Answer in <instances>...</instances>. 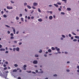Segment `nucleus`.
Returning a JSON list of instances; mask_svg holds the SVG:
<instances>
[{
  "label": "nucleus",
  "instance_id": "c03bdc74",
  "mask_svg": "<svg viewBox=\"0 0 79 79\" xmlns=\"http://www.w3.org/2000/svg\"><path fill=\"white\" fill-rule=\"evenodd\" d=\"M34 10H32V11L31 12V13L32 14L33 13V12H34Z\"/></svg>",
  "mask_w": 79,
  "mask_h": 79
},
{
  "label": "nucleus",
  "instance_id": "bf43d9fd",
  "mask_svg": "<svg viewBox=\"0 0 79 79\" xmlns=\"http://www.w3.org/2000/svg\"><path fill=\"white\" fill-rule=\"evenodd\" d=\"M10 2H11V3H14V2L12 1H11Z\"/></svg>",
  "mask_w": 79,
  "mask_h": 79
},
{
  "label": "nucleus",
  "instance_id": "5fc2aeb1",
  "mask_svg": "<svg viewBox=\"0 0 79 79\" xmlns=\"http://www.w3.org/2000/svg\"><path fill=\"white\" fill-rule=\"evenodd\" d=\"M49 6H50V7H52V5H49Z\"/></svg>",
  "mask_w": 79,
  "mask_h": 79
},
{
  "label": "nucleus",
  "instance_id": "dca6fc26",
  "mask_svg": "<svg viewBox=\"0 0 79 79\" xmlns=\"http://www.w3.org/2000/svg\"><path fill=\"white\" fill-rule=\"evenodd\" d=\"M52 50H55V48H54L53 47H52Z\"/></svg>",
  "mask_w": 79,
  "mask_h": 79
},
{
  "label": "nucleus",
  "instance_id": "473e14b6",
  "mask_svg": "<svg viewBox=\"0 0 79 79\" xmlns=\"http://www.w3.org/2000/svg\"><path fill=\"white\" fill-rule=\"evenodd\" d=\"M10 35L11 36H13V35H13V33H10Z\"/></svg>",
  "mask_w": 79,
  "mask_h": 79
},
{
  "label": "nucleus",
  "instance_id": "13d9d810",
  "mask_svg": "<svg viewBox=\"0 0 79 79\" xmlns=\"http://www.w3.org/2000/svg\"><path fill=\"white\" fill-rule=\"evenodd\" d=\"M32 8L33 9H35V7H34L33 6H32Z\"/></svg>",
  "mask_w": 79,
  "mask_h": 79
},
{
  "label": "nucleus",
  "instance_id": "4c0bfd02",
  "mask_svg": "<svg viewBox=\"0 0 79 79\" xmlns=\"http://www.w3.org/2000/svg\"><path fill=\"white\" fill-rule=\"evenodd\" d=\"M60 48H58L57 49V52H58L59 51H60Z\"/></svg>",
  "mask_w": 79,
  "mask_h": 79
},
{
  "label": "nucleus",
  "instance_id": "20e7f679",
  "mask_svg": "<svg viewBox=\"0 0 79 79\" xmlns=\"http://www.w3.org/2000/svg\"><path fill=\"white\" fill-rule=\"evenodd\" d=\"M37 5H38V4H37V3L36 2H34L33 3V5L35 6H37Z\"/></svg>",
  "mask_w": 79,
  "mask_h": 79
},
{
  "label": "nucleus",
  "instance_id": "680f3d73",
  "mask_svg": "<svg viewBox=\"0 0 79 79\" xmlns=\"http://www.w3.org/2000/svg\"><path fill=\"white\" fill-rule=\"evenodd\" d=\"M19 45H21L22 44V43H19Z\"/></svg>",
  "mask_w": 79,
  "mask_h": 79
},
{
  "label": "nucleus",
  "instance_id": "39448f33",
  "mask_svg": "<svg viewBox=\"0 0 79 79\" xmlns=\"http://www.w3.org/2000/svg\"><path fill=\"white\" fill-rule=\"evenodd\" d=\"M52 18H53V17L52 16H50L49 17V19H50V20H52Z\"/></svg>",
  "mask_w": 79,
  "mask_h": 79
},
{
  "label": "nucleus",
  "instance_id": "3c124183",
  "mask_svg": "<svg viewBox=\"0 0 79 79\" xmlns=\"http://www.w3.org/2000/svg\"><path fill=\"white\" fill-rule=\"evenodd\" d=\"M5 63L6 64H8V63L7 61Z\"/></svg>",
  "mask_w": 79,
  "mask_h": 79
},
{
  "label": "nucleus",
  "instance_id": "8fccbe9b",
  "mask_svg": "<svg viewBox=\"0 0 79 79\" xmlns=\"http://www.w3.org/2000/svg\"><path fill=\"white\" fill-rule=\"evenodd\" d=\"M14 43L16 44V43H17V41H14Z\"/></svg>",
  "mask_w": 79,
  "mask_h": 79
},
{
  "label": "nucleus",
  "instance_id": "864d4df0",
  "mask_svg": "<svg viewBox=\"0 0 79 79\" xmlns=\"http://www.w3.org/2000/svg\"><path fill=\"white\" fill-rule=\"evenodd\" d=\"M73 39H74V37H71V39L72 40H73Z\"/></svg>",
  "mask_w": 79,
  "mask_h": 79
},
{
  "label": "nucleus",
  "instance_id": "a211bd4d",
  "mask_svg": "<svg viewBox=\"0 0 79 79\" xmlns=\"http://www.w3.org/2000/svg\"><path fill=\"white\" fill-rule=\"evenodd\" d=\"M38 11L40 13L41 12V10H40V8L38 9Z\"/></svg>",
  "mask_w": 79,
  "mask_h": 79
},
{
  "label": "nucleus",
  "instance_id": "f704fd0d",
  "mask_svg": "<svg viewBox=\"0 0 79 79\" xmlns=\"http://www.w3.org/2000/svg\"><path fill=\"white\" fill-rule=\"evenodd\" d=\"M19 16H20V17H22L23 16V15H22V14H20L19 15Z\"/></svg>",
  "mask_w": 79,
  "mask_h": 79
},
{
  "label": "nucleus",
  "instance_id": "e433bc0d",
  "mask_svg": "<svg viewBox=\"0 0 79 79\" xmlns=\"http://www.w3.org/2000/svg\"><path fill=\"white\" fill-rule=\"evenodd\" d=\"M24 6H26V5H27V3H25L24 4Z\"/></svg>",
  "mask_w": 79,
  "mask_h": 79
},
{
  "label": "nucleus",
  "instance_id": "4468645a",
  "mask_svg": "<svg viewBox=\"0 0 79 79\" xmlns=\"http://www.w3.org/2000/svg\"><path fill=\"white\" fill-rule=\"evenodd\" d=\"M14 66H15V67H18V64H15Z\"/></svg>",
  "mask_w": 79,
  "mask_h": 79
},
{
  "label": "nucleus",
  "instance_id": "7ed1b4c3",
  "mask_svg": "<svg viewBox=\"0 0 79 79\" xmlns=\"http://www.w3.org/2000/svg\"><path fill=\"white\" fill-rule=\"evenodd\" d=\"M37 61L34 60L33 62V64H37Z\"/></svg>",
  "mask_w": 79,
  "mask_h": 79
},
{
  "label": "nucleus",
  "instance_id": "338daca9",
  "mask_svg": "<svg viewBox=\"0 0 79 79\" xmlns=\"http://www.w3.org/2000/svg\"><path fill=\"white\" fill-rule=\"evenodd\" d=\"M35 72H36V73H38V70H35Z\"/></svg>",
  "mask_w": 79,
  "mask_h": 79
},
{
  "label": "nucleus",
  "instance_id": "f8f14e48",
  "mask_svg": "<svg viewBox=\"0 0 79 79\" xmlns=\"http://www.w3.org/2000/svg\"><path fill=\"white\" fill-rule=\"evenodd\" d=\"M13 72H17V70L15 69L13 71Z\"/></svg>",
  "mask_w": 79,
  "mask_h": 79
},
{
  "label": "nucleus",
  "instance_id": "4be33fe9",
  "mask_svg": "<svg viewBox=\"0 0 79 79\" xmlns=\"http://www.w3.org/2000/svg\"><path fill=\"white\" fill-rule=\"evenodd\" d=\"M72 34H73V35H76V34L74 33V32H72Z\"/></svg>",
  "mask_w": 79,
  "mask_h": 79
},
{
  "label": "nucleus",
  "instance_id": "0e129e2a",
  "mask_svg": "<svg viewBox=\"0 0 79 79\" xmlns=\"http://www.w3.org/2000/svg\"><path fill=\"white\" fill-rule=\"evenodd\" d=\"M3 66H4V67H6V66L5 64H4Z\"/></svg>",
  "mask_w": 79,
  "mask_h": 79
},
{
  "label": "nucleus",
  "instance_id": "09e8293b",
  "mask_svg": "<svg viewBox=\"0 0 79 79\" xmlns=\"http://www.w3.org/2000/svg\"><path fill=\"white\" fill-rule=\"evenodd\" d=\"M66 71H67V72H69L70 70L69 69H67Z\"/></svg>",
  "mask_w": 79,
  "mask_h": 79
},
{
  "label": "nucleus",
  "instance_id": "ea45409f",
  "mask_svg": "<svg viewBox=\"0 0 79 79\" xmlns=\"http://www.w3.org/2000/svg\"><path fill=\"white\" fill-rule=\"evenodd\" d=\"M32 74H36V73L34 72H32Z\"/></svg>",
  "mask_w": 79,
  "mask_h": 79
},
{
  "label": "nucleus",
  "instance_id": "72a5a7b5",
  "mask_svg": "<svg viewBox=\"0 0 79 79\" xmlns=\"http://www.w3.org/2000/svg\"><path fill=\"white\" fill-rule=\"evenodd\" d=\"M21 19L22 20V21H24V19H23V18H21Z\"/></svg>",
  "mask_w": 79,
  "mask_h": 79
},
{
  "label": "nucleus",
  "instance_id": "58836bf2",
  "mask_svg": "<svg viewBox=\"0 0 79 79\" xmlns=\"http://www.w3.org/2000/svg\"><path fill=\"white\" fill-rule=\"evenodd\" d=\"M6 69H7V67H5L4 68V70H6Z\"/></svg>",
  "mask_w": 79,
  "mask_h": 79
},
{
  "label": "nucleus",
  "instance_id": "37998d69",
  "mask_svg": "<svg viewBox=\"0 0 79 79\" xmlns=\"http://www.w3.org/2000/svg\"><path fill=\"white\" fill-rule=\"evenodd\" d=\"M6 77H5V78L6 79H8V78H6V77H7V76L8 74H6Z\"/></svg>",
  "mask_w": 79,
  "mask_h": 79
},
{
  "label": "nucleus",
  "instance_id": "e2e57ef3",
  "mask_svg": "<svg viewBox=\"0 0 79 79\" xmlns=\"http://www.w3.org/2000/svg\"><path fill=\"white\" fill-rule=\"evenodd\" d=\"M77 69H79V66H77Z\"/></svg>",
  "mask_w": 79,
  "mask_h": 79
},
{
  "label": "nucleus",
  "instance_id": "603ef678",
  "mask_svg": "<svg viewBox=\"0 0 79 79\" xmlns=\"http://www.w3.org/2000/svg\"><path fill=\"white\" fill-rule=\"evenodd\" d=\"M69 37H71V34H69Z\"/></svg>",
  "mask_w": 79,
  "mask_h": 79
},
{
  "label": "nucleus",
  "instance_id": "a878e982",
  "mask_svg": "<svg viewBox=\"0 0 79 79\" xmlns=\"http://www.w3.org/2000/svg\"><path fill=\"white\" fill-rule=\"evenodd\" d=\"M31 19H34V16H32L31 17Z\"/></svg>",
  "mask_w": 79,
  "mask_h": 79
},
{
  "label": "nucleus",
  "instance_id": "9d476101",
  "mask_svg": "<svg viewBox=\"0 0 79 79\" xmlns=\"http://www.w3.org/2000/svg\"><path fill=\"white\" fill-rule=\"evenodd\" d=\"M0 51H5V49L1 48L0 49Z\"/></svg>",
  "mask_w": 79,
  "mask_h": 79
},
{
  "label": "nucleus",
  "instance_id": "7c9ffc66",
  "mask_svg": "<svg viewBox=\"0 0 79 79\" xmlns=\"http://www.w3.org/2000/svg\"><path fill=\"white\" fill-rule=\"evenodd\" d=\"M62 36L63 37H64V38H65V36L64 35H62Z\"/></svg>",
  "mask_w": 79,
  "mask_h": 79
},
{
  "label": "nucleus",
  "instance_id": "79ce46f5",
  "mask_svg": "<svg viewBox=\"0 0 79 79\" xmlns=\"http://www.w3.org/2000/svg\"><path fill=\"white\" fill-rule=\"evenodd\" d=\"M13 51H14V52H15V50H16V48H13Z\"/></svg>",
  "mask_w": 79,
  "mask_h": 79
},
{
  "label": "nucleus",
  "instance_id": "0eeeda50",
  "mask_svg": "<svg viewBox=\"0 0 79 79\" xmlns=\"http://www.w3.org/2000/svg\"><path fill=\"white\" fill-rule=\"evenodd\" d=\"M75 38L76 39H79V36H75Z\"/></svg>",
  "mask_w": 79,
  "mask_h": 79
},
{
  "label": "nucleus",
  "instance_id": "9b49d317",
  "mask_svg": "<svg viewBox=\"0 0 79 79\" xmlns=\"http://www.w3.org/2000/svg\"><path fill=\"white\" fill-rule=\"evenodd\" d=\"M27 7L29 8V9H31V6H29L27 5Z\"/></svg>",
  "mask_w": 79,
  "mask_h": 79
},
{
  "label": "nucleus",
  "instance_id": "aec40b11",
  "mask_svg": "<svg viewBox=\"0 0 79 79\" xmlns=\"http://www.w3.org/2000/svg\"><path fill=\"white\" fill-rule=\"evenodd\" d=\"M27 73H31V71H27Z\"/></svg>",
  "mask_w": 79,
  "mask_h": 79
},
{
  "label": "nucleus",
  "instance_id": "bb28decb",
  "mask_svg": "<svg viewBox=\"0 0 79 79\" xmlns=\"http://www.w3.org/2000/svg\"><path fill=\"white\" fill-rule=\"evenodd\" d=\"M60 14H61V15H64V13L61 12L60 13Z\"/></svg>",
  "mask_w": 79,
  "mask_h": 79
},
{
  "label": "nucleus",
  "instance_id": "f03ea898",
  "mask_svg": "<svg viewBox=\"0 0 79 79\" xmlns=\"http://www.w3.org/2000/svg\"><path fill=\"white\" fill-rule=\"evenodd\" d=\"M12 29H13V31H14V34H16V33L15 32H16V30H15V29L14 28H13V27H12Z\"/></svg>",
  "mask_w": 79,
  "mask_h": 79
},
{
  "label": "nucleus",
  "instance_id": "c85d7f7f",
  "mask_svg": "<svg viewBox=\"0 0 79 79\" xmlns=\"http://www.w3.org/2000/svg\"><path fill=\"white\" fill-rule=\"evenodd\" d=\"M3 16L4 18H6V15H3Z\"/></svg>",
  "mask_w": 79,
  "mask_h": 79
},
{
  "label": "nucleus",
  "instance_id": "f257e3e1",
  "mask_svg": "<svg viewBox=\"0 0 79 79\" xmlns=\"http://www.w3.org/2000/svg\"><path fill=\"white\" fill-rule=\"evenodd\" d=\"M7 9H8V10H11V9H13V7H10L9 6H7Z\"/></svg>",
  "mask_w": 79,
  "mask_h": 79
},
{
  "label": "nucleus",
  "instance_id": "774afa93",
  "mask_svg": "<svg viewBox=\"0 0 79 79\" xmlns=\"http://www.w3.org/2000/svg\"><path fill=\"white\" fill-rule=\"evenodd\" d=\"M21 79V77H18V79Z\"/></svg>",
  "mask_w": 79,
  "mask_h": 79
},
{
  "label": "nucleus",
  "instance_id": "2f4dec72",
  "mask_svg": "<svg viewBox=\"0 0 79 79\" xmlns=\"http://www.w3.org/2000/svg\"><path fill=\"white\" fill-rule=\"evenodd\" d=\"M44 73V72L42 71L41 72H38V73Z\"/></svg>",
  "mask_w": 79,
  "mask_h": 79
},
{
  "label": "nucleus",
  "instance_id": "1a4fd4ad",
  "mask_svg": "<svg viewBox=\"0 0 79 79\" xmlns=\"http://www.w3.org/2000/svg\"><path fill=\"white\" fill-rule=\"evenodd\" d=\"M54 6H56V7H58V5H57L56 4H54Z\"/></svg>",
  "mask_w": 79,
  "mask_h": 79
},
{
  "label": "nucleus",
  "instance_id": "a18cd8bd",
  "mask_svg": "<svg viewBox=\"0 0 79 79\" xmlns=\"http://www.w3.org/2000/svg\"><path fill=\"white\" fill-rule=\"evenodd\" d=\"M31 19V18L30 17H29V16L28 17V19Z\"/></svg>",
  "mask_w": 79,
  "mask_h": 79
},
{
  "label": "nucleus",
  "instance_id": "f3484780",
  "mask_svg": "<svg viewBox=\"0 0 79 79\" xmlns=\"http://www.w3.org/2000/svg\"><path fill=\"white\" fill-rule=\"evenodd\" d=\"M67 10H68V11H70L71 9V8H67Z\"/></svg>",
  "mask_w": 79,
  "mask_h": 79
},
{
  "label": "nucleus",
  "instance_id": "423d86ee",
  "mask_svg": "<svg viewBox=\"0 0 79 79\" xmlns=\"http://www.w3.org/2000/svg\"><path fill=\"white\" fill-rule=\"evenodd\" d=\"M38 21L40 22H42V19H38Z\"/></svg>",
  "mask_w": 79,
  "mask_h": 79
},
{
  "label": "nucleus",
  "instance_id": "412c9836",
  "mask_svg": "<svg viewBox=\"0 0 79 79\" xmlns=\"http://www.w3.org/2000/svg\"><path fill=\"white\" fill-rule=\"evenodd\" d=\"M27 67V65H24L23 66V68H26Z\"/></svg>",
  "mask_w": 79,
  "mask_h": 79
},
{
  "label": "nucleus",
  "instance_id": "a19ab883",
  "mask_svg": "<svg viewBox=\"0 0 79 79\" xmlns=\"http://www.w3.org/2000/svg\"><path fill=\"white\" fill-rule=\"evenodd\" d=\"M53 76H55V77H56V76H57V75L56 74H55V75H54Z\"/></svg>",
  "mask_w": 79,
  "mask_h": 79
},
{
  "label": "nucleus",
  "instance_id": "b1692460",
  "mask_svg": "<svg viewBox=\"0 0 79 79\" xmlns=\"http://www.w3.org/2000/svg\"><path fill=\"white\" fill-rule=\"evenodd\" d=\"M16 19H17V20H18V19H19V17H16Z\"/></svg>",
  "mask_w": 79,
  "mask_h": 79
},
{
  "label": "nucleus",
  "instance_id": "ddd939ff",
  "mask_svg": "<svg viewBox=\"0 0 79 79\" xmlns=\"http://www.w3.org/2000/svg\"><path fill=\"white\" fill-rule=\"evenodd\" d=\"M48 52L49 53H51L52 52V50L50 49H48Z\"/></svg>",
  "mask_w": 79,
  "mask_h": 79
},
{
  "label": "nucleus",
  "instance_id": "cd10ccee",
  "mask_svg": "<svg viewBox=\"0 0 79 79\" xmlns=\"http://www.w3.org/2000/svg\"><path fill=\"white\" fill-rule=\"evenodd\" d=\"M39 52L40 53H42V50H40Z\"/></svg>",
  "mask_w": 79,
  "mask_h": 79
},
{
  "label": "nucleus",
  "instance_id": "c756f323",
  "mask_svg": "<svg viewBox=\"0 0 79 79\" xmlns=\"http://www.w3.org/2000/svg\"><path fill=\"white\" fill-rule=\"evenodd\" d=\"M35 57H39V55H35Z\"/></svg>",
  "mask_w": 79,
  "mask_h": 79
},
{
  "label": "nucleus",
  "instance_id": "6ab92c4d",
  "mask_svg": "<svg viewBox=\"0 0 79 79\" xmlns=\"http://www.w3.org/2000/svg\"><path fill=\"white\" fill-rule=\"evenodd\" d=\"M73 40L74 42H76V41H77V39H73Z\"/></svg>",
  "mask_w": 79,
  "mask_h": 79
},
{
  "label": "nucleus",
  "instance_id": "69168bd1",
  "mask_svg": "<svg viewBox=\"0 0 79 79\" xmlns=\"http://www.w3.org/2000/svg\"><path fill=\"white\" fill-rule=\"evenodd\" d=\"M4 13V12H3V11H1V13L2 14H3V13Z\"/></svg>",
  "mask_w": 79,
  "mask_h": 79
},
{
  "label": "nucleus",
  "instance_id": "c9c22d12",
  "mask_svg": "<svg viewBox=\"0 0 79 79\" xmlns=\"http://www.w3.org/2000/svg\"><path fill=\"white\" fill-rule=\"evenodd\" d=\"M62 1H63L64 2H65V3H66V2L67 1V0H62Z\"/></svg>",
  "mask_w": 79,
  "mask_h": 79
},
{
  "label": "nucleus",
  "instance_id": "49530a36",
  "mask_svg": "<svg viewBox=\"0 0 79 79\" xmlns=\"http://www.w3.org/2000/svg\"><path fill=\"white\" fill-rule=\"evenodd\" d=\"M58 10H59V11H61V9L60 8H59L58 9Z\"/></svg>",
  "mask_w": 79,
  "mask_h": 79
},
{
  "label": "nucleus",
  "instance_id": "052dcab7",
  "mask_svg": "<svg viewBox=\"0 0 79 79\" xmlns=\"http://www.w3.org/2000/svg\"><path fill=\"white\" fill-rule=\"evenodd\" d=\"M25 11H26V12L27 11V9H25Z\"/></svg>",
  "mask_w": 79,
  "mask_h": 79
},
{
  "label": "nucleus",
  "instance_id": "393cba45",
  "mask_svg": "<svg viewBox=\"0 0 79 79\" xmlns=\"http://www.w3.org/2000/svg\"><path fill=\"white\" fill-rule=\"evenodd\" d=\"M14 39V37H13V36H11L10 37V39Z\"/></svg>",
  "mask_w": 79,
  "mask_h": 79
},
{
  "label": "nucleus",
  "instance_id": "2eb2a0df",
  "mask_svg": "<svg viewBox=\"0 0 79 79\" xmlns=\"http://www.w3.org/2000/svg\"><path fill=\"white\" fill-rule=\"evenodd\" d=\"M57 4L59 5H61V3L60 2H57Z\"/></svg>",
  "mask_w": 79,
  "mask_h": 79
},
{
  "label": "nucleus",
  "instance_id": "5701e85b",
  "mask_svg": "<svg viewBox=\"0 0 79 79\" xmlns=\"http://www.w3.org/2000/svg\"><path fill=\"white\" fill-rule=\"evenodd\" d=\"M5 26H6V27H10V26L6 25H5Z\"/></svg>",
  "mask_w": 79,
  "mask_h": 79
},
{
  "label": "nucleus",
  "instance_id": "6e6552de",
  "mask_svg": "<svg viewBox=\"0 0 79 79\" xmlns=\"http://www.w3.org/2000/svg\"><path fill=\"white\" fill-rule=\"evenodd\" d=\"M16 51H18V52H19V48H17L16 49Z\"/></svg>",
  "mask_w": 79,
  "mask_h": 79
},
{
  "label": "nucleus",
  "instance_id": "6e6d98bb",
  "mask_svg": "<svg viewBox=\"0 0 79 79\" xmlns=\"http://www.w3.org/2000/svg\"><path fill=\"white\" fill-rule=\"evenodd\" d=\"M6 53H8V51H6Z\"/></svg>",
  "mask_w": 79,
  "mask_h": 79
},
{
  "label": "nucleus",
  "instance_id": "4d7b16f0",
  "mask_svg": "<svg viewBox=\"0 0 79 79\" xmlns=\"http://www.w3.org/2000/svg\"><path fill=\"white\" fill-rule=\"evenodd\" d=\"M7 32L8 34H10V31H8Z\"/></svg>",
  "mask_w": 79,
  "mask_h": 79
},
{
  "label": "nucleus",
  "instance_id": "de8ad7c7",
  "mask_svg": "<svg viewBox=\"0 0 79 79\" xmlns=\"http://www.w3.org/2000/svg\"><path fill=\"white\" fill-rule=\"evenodd\" d=\"M2 47V45L1 44H0V48H1Z\"/></svg>",
  "mask_w": 79,
  "mask_h": 79
}]
</instances>
